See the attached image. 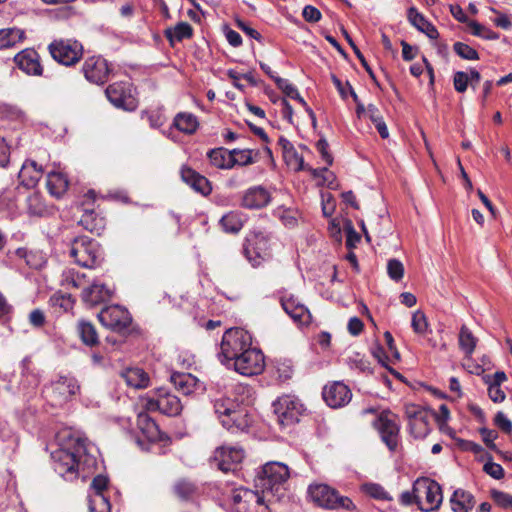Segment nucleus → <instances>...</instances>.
I'll return each mask as SVG.
<instances>
[{
	"label": "nucleus",
	"mask_w": 512,
	"mask_h": 512,
	"mask_svg": "<svg viewBox=\"0 0 512 512\" xmlns=\"http://www.w3.org/2000/svg\"><path fill=\"white\" fill-rule=\"evenodd\" d=\"M54 470L66 480H75L81 473H90L97 464L86 439L71 436L67 443L52 452Z\"/></svg>",
	"instance_id": "obj_1"
},
{
	"label": "nucleus",
	"mask_w": 512,
	"mask_h": 512,
	"mask_svg": "<svg viewBox=\"0 0 512 512\" xmlns=\"http://www.w3.org/2000/svg\"><path fill=\"white\" fill-rule=\"evenodd\" d=\"M288 466L282 462L271 461L264 464L255 476V487L261 489L266 497L275 503L285 504L287 496Z\"/></svg>",
	"instance_id": "obj_2"
},
{
	"label": "nucleus",
	"mask_w": 512,
	"mask_h": 512,
	"mask_svg": "<svg viewBox=\"0 0 512 512\" xmlns=\"http://www.w3.org/2000/svg\"><path fill=\"white\" fill-rule=\"evenodd\" d=\"M69 256L77 265L89 269L98 267L103 261L100 244L86 235L75 237L70 241Z\"/></svg>",
	"instance_id": "obj_3"
},
{
	"label": "nucleus",
	"mask_w": 512,
	"mask_h": 512,
	"mask_svg": "<svg viewBox=\"0 0 512 512\" xmlns=\"http://www.w3.org/2000/svg\"><path fill=\"white\" fill-rule=\"evenodd\" d=\"M252 345L251 334L242 328H230L225 331L220 343L219 361L227 367Z\"/></svg>",
	"instance_id": "obj_4"
},
{
	"label": "nucleus",
	"mask_w": 512,
	"mask_h": 512,
	"mask_svg": "<svg viewBox=\"0 0 512 512\" xmlns=\"http://www.w3.org/2000/svg\"><path fill=\"white\" fill-rule=\"evenodd\" d=\"M236 403L230 398L221 397L214 401V410L223 427L231 432L246 431L251 420L246 413L236 410Z\"/></svg>",
	"instance_id": "obj_5"
},
{
	"label": "nucleus",
	"mask_w": 512,
	"mask_h": 512,
	"mask_svg": "<svg viewBox=\"0 0 512 512\" xmlns=\"http://www.w3.org/2000/svg\"><path fill=\"white\" fill-rule=\"evenodd\" d=\"M232 503L235 512H272L276 504L271 498L261 492L240 487L232 493Z\"/></svg>",
	"instance_id": "obj_6"
},
{
	"label": "nucleus",
	"mask_w": 512,
	"mask_h": 512,
	"mask_svg": "<svg viewBox=\"0 0 512 512\" xmlns=\"http://www.w3.org/2000/svg\"><path fill=\"white\" fill-rule=\"evenodd\" d=\"M416 504L423 512L437 510L443 500L441 486L432 479L421 477L414 482Z\"/></svg>",
	"instance_id": "obj_7"
},
{
	"label": "nucleus",
	"mask_w": 512,
	"mask_h": 512,
	"mask_svg": "<svg viewBox=\"0 0 512 512\" xmlns=\"http://www.w3.org/2000/svg\"><path fill=\"white\" fill-rule=\"evenodd\" d=\"M308 493L318 506L326 509H344L355 511L356 506L347 496H341L337 490L325 484L311 485Z\"/></svg>",
	"instance_id": "obj_8"
},
{
	"label": "nucleus",
	"mask_w": 512,
	"mask_h": 512,
	"mask_svg": "<svg viewBox=\"0 0 512 512\" xmlns=\"http://www.w3.org/2000/svg\"><path fill=\"white\" fill-rule=\"evenodd\" d=\"M52 58L65 66L75 65L83 55V46L80 42L71 39L54 40L48 46Z\"/></svg>",
	"instance_id": "obj_9"
},
{
	"label": "nucleus",
	"mask_w": 512,
	"mask_h": 512,
	"mask_svg": "<svg viewBox=\"0 0 512 512\" xmlns=\"http://www.w3.org/2000/svg\"><path fill=\"white\" fill-rule=\"evenodd\" d=\"M236 372L244 376H253L262 373L265 359L262 351L252 345L231 363Z\"/></svg>",
	"instance_id": "obj_10"
},
{
	"label": "nucleus",
	"mask_w": 512,
	"mask_h": 512,
	"mask_svg": "<svg viewBox=\"0 0 512 512\" xmlns=\"http://www.w3.org/2000/svg\"><path fill=\"white\" fill-rule=\"evenodd\" d=\"M98 319L104 327L117 333L127 330L132 322L129 311L119 305L103 308L98 314Z\"/></svg>",
	"instance_id": "obj_11"
},
{
	"label": "nucleus",
	"mask_w": 512,
	"mask_h": 512,
	"mask_svg": "<svg viewBox=\"0 0 512 512\" xmlns=\"http://www.w3.org/2000/svg\"><path fill=\"white\" fill-rule=\"evenodd\" d=\"M373 425L388 449L395 451L398 446L400 431V427L396 422V415L390 411H383L374 420Z\"/></svg>",
	"instance_id": "obj_12"
},
{
	"label": "nucleus",
	"mask_w": 512,
	"mask_h": 512,
	"mask_svg": "<svg viewBox=\"0 0 512 512\" xmlns=\"http://www.w3.org/2000/svg\"><path fill=\"white\" fill-rule=\"evenodd\" d=\"M405 416L409 422V430L414 438H425L430 432L431 413L416 404L405 405Z\"/></svg>",
	"instance_id": "obj_13"
},
{
	"label": "nucleus",
	"mask_w": 512,
	"mask_h": 512,
	"mask_svg": "<svg viewBox=\"0 0 512 512\" xmlns=\"http://www.w3.org/2000/svg\"><path fill=\"white\" fill-rule=\"evenodd\" d=\"M244 458V451L240 447L221 446L215 449L210 463L224 473L235 471L237 465Z\"/></svg>",
	"instance_id": "obj_14"
},
{
	"label": "nucleus",
	"mask_w": 512,
	"mask_h": 512,
	"mask_svg": "<svg viewBox=\"0 0 512 512\" xmlns=\"http://www.w3.org/2000/svg\"><path fill=\"white\" fill-rule=\"evenodd\" d=\"M105 94L108 100L117 108L133 111L137 108V99L132 95V87L128 82H115L110 84Z\"/></svg>",
	"instance_id": "obj_15"
},
{
	"label": "nucleus",
	"mask_w": 512,
	"mask_h": 512,
	"mask_svg": "<svg viewBox=\"0 0 512 512\" xmlns=\"http://www.w3.org/2000/svg\"><path fill=\"white\" fill-rule=\"evenodd\" d=\"M144 407L148 411H159L168 416H177L182 411L180 399L164 389L158 391L156 398L146 399Z\"/></svg>",
	"instance_id": "obj_16"
},
{
	"label": "nucleus",
	"mask_w": 512,
	"mask_h": 512,
	"mask_svg": "<svg viewBox=\"0 0 512 512\" xmlns=\"http://www.w3.org/2000/svg\"><path fill=\"white\" fill-rule=\"evenodd\" d=\"M322 398L329 407L337 409L346 406L351 401L352 392L344 382L332 381L323 387Z\"/></svg>",
	"instance_id": "obj_17"
},
{
	"label": "nucleus",
	"mask_w": 512,
	"mask_h": 512,
	"mask_svg": "<svg viewBox=\"0 0 512 512\" xmlns=\"http://www.w3.org/2000/svg\"><path fill=\"white\" fill-rule=\"evenodd\" d=\"M82 71L89 82L102 85L107 82L111 68L103 57L92 56L85 60Z\"/></svg>",
	"instance_id": "obj_18"
},
{
	"label": "nucleus",
	"mask_w": 512,
	"mask_h": 512,
	"mask_svg": "<svg viewBox=\"0 0 512 512\" xmlns=\"http://www.w3.org/2000/svg\"><path fill=\"white\" fill-rule=\"evenodd\" d=\"M244 254L248 261L257 266L260 259L268 256V240L262 233H255L246 239Z\"/></svg>",
	"instance_id": "obj_19"
},
{
	"label": "nucleus",
	"mask_w": 512,
	"mask_h": 512,
	"mask_svg": "<svg viewBox=\"0 0 512 512\" xmlns=\"http://www.w3.org/2000/svg\"><path fill=\"white\" fill-rule=\"evenodd\" d=\"M14 62L19 69L28 75L40 76L43 67L40 64V57L34 49H24L14 57Z\"/></svg>",
	"instance_id": "obj_20"
},
{
	"label": "nucleus",
	"mask_w": 512,
	"mask_h": 512,
	"mask_svg": "<svg viewBox=\"0 0 512 512\" xmlns=\"http://www.w3.org/2000/svg\"><path fill=\"white\" fill-rule=\"evenodd\" d=\"M181 178L196 192L207 196L211 193L212 187L209 180L188 166L181 168Z\"/></svg>",
	"instance_id": "obj_21"
},
{
	"label": "nucleus",
	"mask_w": 512,
	"mask_h": 512,
	"mask_svg": "<svg viewBox=\"0 0 512 512\" xmlns=\"http://www.w3.org/2000/svg\"><path fill=\"white\" fill-rule=\"evenodd\" d=\"M111 291L104 284L94 282L92 285L84 288L81 293L82 301L89 307H93L109 300Z\"/></svg>",
	"instance_id": "obj_22"
},
{
	"label": "nucleus",
	"mask_w": 512,
	"mask_h": 512,
	"mask_svg": "<svg viewBox=\"0 0 512 512\" xmlns=\"http://www.w3.org/2000/svg\"><path fill=\"white\" fill-rule=\"evenodd\" d=\"M270 202L269 192L262 186L249 188L243 195L242 206L248 209H260Z\"/></svg>",
	"instance_id": "obj_23"
},
{
	"label": "nucleus",
	"mask_w": 512,
	"mask_h": 512,
	"mask_svg": "<svg viewBox=\"0 0 512 512\" xmlns=\"http://www.w3.org/2000/svg\"><path fill=\"white\" fill-rule=\"evenodd\" d=\"M43 170L41 166L33 160H27L23 165L19 172V179L21 183L27 187H34L42 176Z\"/></svg>",
	"instance_id": "obj_24"
},
{
	"label": "nucleus",
	"mask_w": 512,
	"mask_h": 512,
	"mask_svg": "<svg viewBox=\"0 0 512 512\" xmlns=\"http://www.w3.org/2000/svg\"><path fill=\"white\" fill-rule=\"evenodd\" d=\"M450 505L453 512H470L475 505V499L471 493L457 489L450 498Z\"/></svg>",
	"instance_id": "obj_25"
},
{
	"label": "nucleus",
	"mask_w": 512,
	"mask_h": 512,
	"mask_svg": "<svg viewBox=\"0 0 512 512\" xmlns=\"http://www.w3.org/2000/svg\"><path fill=\"white\" fill-rule=\"evenodd\" d=\"M121 377L128 386L136 389L146 388L150 381L148 374L142 368L138 367L123 370Z\"/></svg>",
	"instance_id": "obj_26"
},
{
	"label": "nucleus",
	"mask_w": 512,
	"mask_h": 512,
	"mask_svg": "<svg viewBox=\"0 0 512 512\" xmlns=\"http://www.w3.org/2000/svg\"><path fill=\"white\" fill-rule=\"evenodd\" d=\"M52 388L54 393L66 400L75 395L79 391L80 386L74 377L60 376L58 380L52 384Z\"/></svg>",
	"instance_id": "obj_27"
},
{
	"label": "nucleus",
	"mask_w": 512,
	"mask_h": 512,
	"mask_svg": "<svg viewBox=\"0 0 512 512\" xmlns=\"http://www.w3.org/2000/svg\"><path fill=\"white\" fill-rule=\"evenodd\" d=\"M174 495L181 501H192L198 494V487L187 479L177 480L172 487Z\"/></svg>",
	"instance_id": "obj_28"
},
{
	"label": "nucleus",
	"mask_w": 512,
	"mask_h": 512,
	"mask_svg": "<svg viewBox=\"0 0 512 512\" xmlns=\"http://www.w3.org/2000/svg\"><path fill=\"white\" fill-rule=\"evenodd\" d=\"M137 426L149 441H158L160 439V429L147 413L138 414Z\"/></svg>",
	"instance_id": "obj_29"
},
{
	"label": "nucleus",
	"mask_w": 512,
	"mask_h": 512,
	"mask_svg": "<svg viewBox=\"0 0 512 512\" xmlns=\"http://www.w3.org/2000/svg\"><path fill=\"white\" fill-rule=\"evenodd\" d=\"M68 184L66 176L60 172H50L47 176V189L56 198H60L67 191Z\"/></svg>",
	"instance_id": "obj_30"
},
{
	"label": "nucleus",
	"mask_w": 512,
	"mask_h": 512,
	"mask_svg": "<svg viewBox=\"0 0 512 512\" xmlns=\"http://www.w3.org/2000/svg\"><path fill=\"white\" fill-rule=\"evenodd\" d=\"M171 382L184 395L191 394L197 385L196 377L190 373L175 372L171 375Z\"/></svg>",
	"instance_id": "obj_31"
},
{
	"label": "nucleus",
	"mask_w": 512,
	"mask_h": 512,
	"mask_svg": "<svg viewBox=\"0 0 512 512\" xmlns=\"http://www.w3.org/2000/svg\"><path fill=\"white\" fill-rule=\"evenodd\" d=\"M79 224L92 233L100 234L104 230L106 222L95 211L87 210L81 216Z\"/></svg>",
	"instance_id": "obj_32"
},
{
	"label": "nucleus",
	"mask_w": 512,
	"mask_h": 512,
	"mask_svg": "<svg viewBox=\"0 0 512 512\" xmlns=\"http://www.w3.org/2000/svg\"><path fill=\"white\" fill-rule=\"evenodd\" d=\"M207 156L211 165L218 169H231L233 167V160L231 159V151L223 147L211 149Z\"/></svg>",
	"instance_id": "obj_33"
},
{
	"label": "nucleus",
	"mask_w": 512,
	"mask_h": 512,
	"mask_svg": "<svg viewBox=\"0 0 512 512\" xmlns=\"http://www.w3.org/2000/svg\"><path fill=\"white\" fill-rule=\"evenodd\" d=\"M77 332L81 341L90 347L99 343L98 333L95 326L86 320H79L77 323Z\"/></svg>",
	"instance_id": "obj_34"
},
{
	"label": "nucleus",
	"mask_w": 512,
	"mask_h": 512,
	"mask_svg": "<svg viewBox=\"0 0 512 512\" xmlns=\"http://www.w3.org/2000/svg\"><path fill=\"white\" fill-rule=\"evenodd\" d=\"M174 126L183 133L193 134L199 123L197 117L191 113H178L174 118Z\"/></svg>",
	"instance_id": "obj_35"
},
{
	"label": "nucleus",
	"mask_w": 512,
	"mask_h": 512,
	"mask_svg": "<svg viewBox=\"0 0 512 512\" xmlns=\"http://www.w3.org/2000/svg\"><path fill=\"white\" fill-rule=\"evenodd\" d=\"M477 341V338L473 335L471 330L467 326L463 325L459 332L458 342L460 349L464 352L466 357H471L475 350Z\"/></svg>",
	"instance_id": "obj_36"
},
{
	"label": "nucleus",
	"mask_w": 512,
	"mask_h": 512,
	"mask_svg": "<svg viewBox=\"0 0 512 512\" xmlns=\"http://www.w3.org/2000/svg\"><path fill=\"white\" fill-rule=\"evenodd\" d=\"M24 39V31L18 28L0 30V49L10 48Z\"/></svg>",
	"instance_id": "obj_37"
},
{
	"label": "nucleus",
	"mask_w": 512,
	"mask_h": 512,
	"mask_svg": "<svg viewBox=\"0 0 512 512\" xmlns=\"http://www.w3.org/2000/svg\"><path fill=\"white\" fill-rule=\"evenodd\" d=\"M165 35L169 41H182L183 39H189L193 36V29L187 22H179L173 28H168L165 31Z\"/></svg>",
	"instance_id": "obj_38"
},
{
	"label": "nucleus",
	"mask_w": 512,
	"mask_h": 512,
	"mask_svg": "<svg viewBox=\"0 0 512 512\" xmlns=\"http://www.w3.org/2000/svg\"><path fill=\"white\" fill-rule=\"evenodd\" d=\"M272 414L280 427H285L288 415V396L282 395L272 403Z\"/></svg>",
	"instance_id": "obj_39"
},
{
	"label": "nucleus",
	"mask_w": 512,
	"mask_h": 512,
	"mask_svg": "<svg viewBox=\"0 0 512 512\" xmlns=\"http://www.w3.org/2000/svg\"><path fill=\"white\" fill-rule=\"evenodd\" d=\"M220 225L224 231L237 233L243 227V220L240 213L231 211L220 219Z\"/></svg>",
	"instance_id": "obj_40"
},
{
	"label": "nucleus",
	"mask_w": 512,
	"mask_h": 512,
	"mask_svg": "<svg viewBox=\"0 0 512 512\" xmlns=\"http://www.w3.org/2000/svg\"><path fill=\"white\" fill-rule=\"evenodd\" d=\"M61 283L66 288L78 289L86 283V276L74 269H67L62 273Z\"/></svg>",
	"instance_id": "obj_41"
},
{
	"label": "nucleus",
	"mask_w": 512,
	"mask_h": 512,
	"mask_svg": "<svg viewBox=\"0 0 512 512\" xmlns=\"http://www.w3.org/2000/svg\"><path fill=\"white\" fill-rule=\"evenodd\" d=\"M367 113H368L370 120L375 125V128L377 129L380 136L383 139L388 138L389 131H388L386 123L384 122L383 117L381 116L378 108L373 104H369L367 107Z\"/></svg>",
	"instance_id": "obj_42"
},
{
	"label": "nucleus",
	"mask_w": 512,
	"mask_h": 512,
	"mask_svg": "<svg viewBox=\"0 0 512 512\" xmlns=\"http://www.w3.org/2000/svg\"><path fill=\"white\" fill-rule=\"evenodd\" d=\"M290 318L299 327L308 326L312 321L310 311L303 305H295L290 309Z\"/></svg>",
	"instance_id": "obj_43"
},
{
	"label": "nucleus",
	"mask_w": 512,
	"mask_h": 512,
	"mask_svg": "<svg viewBox=\"0 0 512 512\" xmlns=\"http://www.w3.org/2000/svg\"><path fill=\"white\" fill-rule=\"evenodd\" d=\"M49 303L54 308H59L63 312H68L73 308L75 301L70 294L57 292L50 297Z\"/></svg>",
	"instance_id": "obj_44"
},
{
	"label": "nucleus",
	"mask_w": 512,
	"mask_h": 512,
	"mask_svg": "<svg viewBox=\"0 0 512 512\" xmlns=\"http://www.w3.org/2000/svg\"><path fill=\"white\" fill-rule=\"evenodd\" d=\"M109 498L104 494H92L89 496V512H110Z\"/></svg>",
	"instance_id": "obj_45"
},
{
	"label": "nucleus",
	"mask_w": 512,
	"mask_h": 512,
	"mask_svg": "<svg viewBox=\"0 0 512 512\" xmlns=\"http://www.w3.org/2000/svg\"><path fill=\"white\" fill-rule=\"evenodd\" d=\"M468 26L471 29V32L474 36L481 37L486 40H497L499 39V34L484 25L476 22L471 21L469 22Z\"/></svg>",
	"instance_id": "obj_46"
},
{
	"label": "nucleus",
	"mask_w": 512,
	"mask_h": 512,
	"mask_svg": "<svg viewBox=\"0 0 512 512\" xmlns=\"http://www.w3.org/2000/svg\"><path fill=\"white\" fill-rule=\"evenodd\" d=\"M253 151L250 149H233L231 150V159L233 160V167L235 165H249L254 162L252 157Z\"/></svg>",
	"instance_id": "obj_47"
},
{
	"label": "nucleus",
	"mask_w": 512,
	"mask_h": 512,
	"mask_svg": "<svg viewBox=\"0 0 512 512\" xmlns=\"http://www.w3.org/2000/svg\"><path fill=\"white\" fill-rule=\"evenodd\" d=\"M453 50L462 59H465V60H478L479 59L478 52L466 43L455 42L453 44Z\"/></svg>",
	"instance_id": "obj_48"
},
{
	"label": "nucleus",
	"mask_w": 512,
	"mask_h": 512,
	"mask_svg": "<svg viewBox=\"0 0 512 512\" xmlns=\"http://www.w3.org/2000/svg\"><path fill=\"white\" fill-rule=\"evenodd\" d=\"M362 490L372 498L377 500H391L387 491L379 484L367 483L362 486Z\"/></svg>",
	"instance_id": "obj_49"
},
{
	"label": "nucleus",
	"mask_w": 512,
	"mask_h": 512,
	"mask_svg": "<svg viewBox=\"0 0 512 512\" xmlns=\"http://www.w3.org/2000/svg\"><path fill=\"white\" fill-rule=\"evenodd\" d=\"M307 412V408L296 396L290 395V422L299 421V416L304 415Z\"/></svg>",
	"instance_id": "obj_50"
},
{
	"label": "nucleus",
	"mask_w": 512,
	"mask_h": 512,
	"mask_svg": "<svg viewBox=\"0 0 512 512\" xmlns=\"http://www.w3.org/2000/svg\"><path fill=\"white\" fill-rule=\"evenodd\" d=\"M312 175L316 178H322V184H326L328 188L335 189V175L329 171L327 167L311 169Z\"/></svg>",
	"instance_id": "obj_51"
},
{
	"label": "nucleus",
	"mask_w": 512,
	"mask_h": 512,
	"mask_svg": "<svg viewBox=\"0 0 512 512\" xmlns=\"http://www.w3.org/2000/svg\"><path fill=\"white\" fill-rule=\"evenodd\" d=\"M28 211L32 215L41 216L45 211V205L42 202L41 196L37 193L31 194L27 198Z\"/></svg>",
	"instance_id": "obj_52"
},
{
	"label": "nucleus",
	"mask_w": 512,
	"mask_h": 512,
	"mask_svg": "<svg viewBox=\"0 0 512 512\" xmlns=\"http://www.w3.org/2000/svg\"><path fill=\"white\" fill-rule=\"evenodd\" d=\"M387 273L394 281H400L404 275V266L397 259H390L387 263Z\"/></svg>",
	"instance_id": "obj_53"
},
{
	"label": "nucleus",
	"mask_w": 512,
	"mask_h": 512,
	"mask_svg": "<svg viewBox=\"0 0 512 512\" xmlns=\"http://www.w3.org/2000/svg\"><path fill=\"white\" fill-rule=\"evenodd\" d=\"M411 326H412L414 332L418 333V334H423L427 330V328H428L427 319H426L425 314L422 311L418 310L413 313Z\"/></svg>",
	"instance_id": "obj_54"
},
{
	"label": "nucleus",
	"mask_w": 512,
	"mask_h": 512,
	"mask_svg": "<svg viewBox=\"0 0 512 512\" xmlns=\"http://www.w3.org/2000/svg\"><path fill=\"white\" fill-rule=\"evenodd\" d=\"M470 77L468 73L463 71H457L453 76V85L458 93H464L467 90L468 84H470Z\"/></svg>",
	"instance_id": "obj_55"
},
{
	"label": "nucleus",
	"mask_w": 512,
	"mask_h": 512,
	"mask_svg": "<svg viewBox=\"0 0 512 512\" xmlns=\"http://www.w3.org/2000/svg\"><path fill=\"white\" fill-rule=\"evenodd\" d=\"M260 67L271 79L275 81L279 89L283 91L284 95H288V82L285 79H282L275 75V73L272 71L269 65L260 62Z\"/></svg>",
	"instance_id": "obj_56"
},
{
	"label": "nucleus",
	"mask_w": 512,
	"mask_h": 512,
	"mask_svg": "<svg viewBox=\"0 0 512 512\" xmlns=\"http://www.w3.org/2000/svg\"><path fill=\"white\" fill-rule=\"evenodd\" d=\"M322 212L325 217H330L335 211V200L331 193L321 194Z\"/></svg>",
	"instance_id": "obj_57"
},
{
	"label": "nucleus",
	"mask_w": 512,
	"mask_h": 512,
	"mask_svg": "<svg viewBox=\"0 0 512 512\" xmlns=\"http://www.w3.org/2000/svg\"><path fill=\"white\" fill-rule=\"evenodd\" d=\"M408 19L419 31L428 23L425 17L414 7L408 10Z\"/></svg>",
	"instance_id": "obj_58"
},
{
	"label": "nucleus",
	"mask_w": 512,
	"mask_h": 512,
	"mask_svg": "<svg viewBox=\"0 0 512 512\" xmlns=\"http://www.w3.org/2000/svg\"><path fill=\"white\" fill-rule=\"evenodd\" d=\"M492 498L495 503L502 508H509L512 506V495L494 490L492 491Z\"/></svg>",
	"instance_id": "obj_59"
},
{
	"label": "nucleus",
	"mask_w": 512,
	"mask_h": 512,
	"mask_svg": "<svg viewBox=\"0 0 512 512\" xmlns=\"http://www.w3.org/2000/svg\"><path fill=\"white\" fill-rule=\"evenodd\" d=\"M109 480L104 475H97L91 482L90 488L93 490V494H104L108 486Z\"/></svg>",
	"instance_id": "obj_60"
},
{
	"label": "nucleus",
	"mask_w": 512,
	"mask_h": 512,
	"mask_svg": "<svg viewBox=\"0 0 512 512\" xmlns=\"http://www.w3.org/2000/svg\"><path fill=\"white\" fill-rule=\"evenodd\" d=\"M495 425L503 432L510 434L512 432V422L503 412H498L494 418Z\"/></svg>",
	"instance_id": "obj_61"
},
{
	"label": "nucleus",
	"mask_w": 512,
	"mask_h": 512,
	"mask_svg": "<svg viewBox=\"0 0 512 512\" xmlns=\"http://www.w3.org/2000/svg\"><path fill=\"white\" fill-rule=\"evenodd\" d=\"M483 470L494 479L499 480L504 477V470L500 464L487 462L484 464Z\"/></svg>",
	"instance_id": "obj_62"
},
{
	"label": "nucleus",
	"mask_w": 512,
	"mask_h": 512,
	"mask_svg": "<svg viewBox=\"0 0 512 512\" xmlns=\"http://www.w3.org/2000/svg\"><path fill=\"white\" fill-rule=\"evenodd\" d=\"M303 18L310 23L318 22L321 19V12L312 5H306L302 11Z\"/></svg>",
	"instance_id": "obj_63"
},
{
	"label": "nucleus",
	"mask_w": 512,
	"mask_h": 512,
	"mask_svg": "<svg viewBox=\"0 0 512 512\" xmlns=\"http://www.w3.org/2000/svg\"><path fill=\"white\" fill-rule=\"evenodd\" d=\"M480 433L483 439V442L486 446L491 450H496V445L494 440L497 438V432L494 430H490L487 428H481Z\"/></svg>",
	"instance_id": "obj_64"
}]
</instances>
